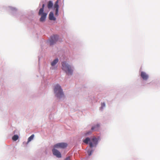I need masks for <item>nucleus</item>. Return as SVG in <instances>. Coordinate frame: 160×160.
I'll use <instances>...</instances> for the list:
<instances>
[{
	"mask_svg": "<svg viewBox=\"0 0 160 160\" xmlns=\"http://www.w3.org/2000/svg\"><path fill=\"white\" fill-rule=\"evenodd\" d=\"M58 58H56L54 59L52 62L51 63V65L52 66H55L56 63H58Z\"/></svg>",
	"mask_w": 160,
	"mask_h": 160,
	"instance_id": "nucleus-12",
	"label": "nucleus"
},
{
	"mask_svg": "<svg viewBox=\"0 0 160 160\" xmlns=\"http://www.w3.org/2000/svg\"><path fill=\"white\" fill-rule=\"evenodd\" d=\"M70 160V157L69 156V157H67L65 159V160Z\"/></svg>",
	"mask_w": 160,
	"mask_h": 160,
	"instance_id": "nucleus-18",
	"label": "nucleus"
},
{
	"mask_svg": "<svg viewBox=\"0 0 160 160\" xmlns=\"http://www.w3.org/2000/svg\"><path fill=\"white\" fill-rule=\"evenodd\" d=\"M62 68L63 70L68 75H71L72 73L73 70L71 67L66 62H62Z\"/></svg>",
	"mask_w": 160,
	"mask_h": 160,
	"instance_id": "nucleus-1",
	"label": "nucleus"
},
{
	"mask_svg": "<svg viewBox=\"0 0 160 160\" xmlns=\"http://www.w3.org/2000/svg\"><path fill=\"white\" fill-rule=\"evenodd\" d=\"M92 133L91 132H88L87 133V134H91Z\"/></svg>",
	"mask_w": 160,
	"mask_h": 160,
	"instance_id": "nucleus-19",
	"label": "nucleus"
},
{
	"mask_svg": "<svg viewBox=\"0 0 160 160\" xmlns=\"http://www.w3.org/2000/svg\"><path fill=\"white\" fill-rule=\"evenodd\" d=\"M49 19L51 20H56V18L54 17L53 14L52 12H50L49 14Z\"/></svg>",
	"mask_w": 160,
	"mask_h": 160,
	"instance_id": "nucleus-11",
	"label": "nucleus"
},
{
	"mask_svg": "<svg viewBox=\"0 0 160 160\" xmlns=\"http://www.w3.org/2000/svg\"><path fill=\"white\" fill-rule=\"evenodd\" d=\"M18 138V135H14V136L12 138V139L13 141H16L17 140Z\"/></svg>",
	"mask_w": 160,
	"mask_h": 160,
	"instance_id": "nucleus-15",
	"label": "nucleus"
},
{
	"mask_svg": "<svg viewBox=\"0 0 160 160\" xmlns=\"http://www.w3.org/2000/svg\"><path fill=\"white\" fill-rule=\"evenodd\" d=\"M52 152L53 154L56 156L58 158L61 157V155L60 152L54 148L52 149Z\"/></svg>",
	"mask_w": 160,
	"mask_h": 160,
	"instance_id": "nucleus-7",
	"label": "nucleus"
},
{
	"mask_svg": "<svg viewBox=\"0 0 160 160\" xmlns=\"http://www.w3.org/2000/svg\"><path fill=\"white\" fill-rule=\"evenodd\" d=\"M67 146V144L65 143H59L56 144L54 146V147L55 148H66Z\"/></svg>",
	"mask_w": 160,
	"mask_h": 160,
	"instance_id": "nucleus-6",
	"label": "nucleus"
},
{
	"mask_svg": "<svg viewBox=\"0 0 160 160\" xmlns=\"http://www.w3.org/2000/svg\"><path fill=\"white\" fill-rule=\"evenodd\" d=\"M53 4L52 2L51 1H49L48 4V7L49 9L51 8H52Z\"/></svg>",
	"mask_w": 160,
	"mask_h": 160,
	"instance_id": "nucleus-13",
	"label": "nucleus"
},
{
	"mask_svg": "<svg viewBox=\"0 0 160 160\" xmlns=\"http://www.w3.org/2000/svg\"><path fill=\"white\" fill-rule=\"evenodd\" d=\"M58 39V36L57 35H54L51 37L49 40V44L50 45H52L55 43Z\"/></svg>",
	"mask_w": 160,
	"mask_h": 160,
	"instance_id": "nucleus-5",
	"label": "nucleus"
},
{
	"mask_svg": "<svg viewBox=\"0 0 160 160\" xmlns=\"http://www.w3.org/2000/svg\"><path fill=\"white\" fill-rule=\"evenodd\" d=\"M141 76L143 80H147L148 78V75L144 72H141Z\"/></svg>",
	"mask_w": 160,
	"mask_h": 160,
	"instance_id": "nucleus-9",
	"label": "nucleus"
},
{
	"mask_svg": "<svg viewBox=\"0 0 160 160\" xmlns=\"http://www.w3.org/2000/svg\"><path fill=\"white\" fill-rule=\"evenodd\" d=\"M54 8L55 10V15H58V12L59 6L58 5V1H57L55 3L54 6Z\"/></svg>",
	"mask_w": 160,
	"mask_h": 160,
	"instance_id": "nucleus-8",
	"label": "nucleus"
},
{
	"mask_svg": "<svg viewBox=\"0 0 160 160\" xmlns=\"http://www.w3.org/2000/svg\"><path fill=\"white\" fill-rule=\"evenodd\" d=\"M105 104L104 102H103L101 103V107L103 108V107H105Z\"/></svg>",
	"mask_w": 160,
	"mask_h": 160,
	"instance_id": "nucleus-17",
	"label": "nucleus"
},
{
	"mask_svg": "<svg viewBox=\"0 0 160 160\" xmlns=\"http://www.w3.org/2000/svg\"><path fill=\"white\" fill-rule=\"evenodd\" d=\"M54 92L56 96L58 98H60L64 96L62 90L60 86L58 84L55 86Z\"/></svg>",
	"mask_w": 160,
	"mask_h": 160,
	"instance_id": "nucleus-2",
	"label": "nucleus"
},
{
	"mask_svg": "<svg viewBox=\"0 0 160 160\" xmlns=\"http://www.w3.org/2000/svg\"><path fill=\"white\" fill-rule=\"evenodd\" d=\"M100 125L97 124L96 125L93 126L91 128V130L92 131H96L98 130Z\"/></svg>",
	"mask_w": 160,
	"mask_h": 160,
	"instance_id": "nucleus-10",
	"label": "nucleus"
},
{
	"mask_svg": "<svg viewBox=\"0 0 160 160\" xmlns=\"http://www.w3.org/2000/svg\"><path fill=\"white\" fill-rule=\"evenodd\" d=\"M44 6V4H43L42 8L40 9L38 12V15H41V17L40 19V21L41 22H43L45 20L47 15V13L43 12Z\"/></svg>",
	"mask_w": 160,
	"mask_h": 160,
	"instance_id": "nucleus-4",
	"label": "nucleus"
},
{
	"mask_svg": "<svg viewBox=\"0 0 160 160\" xmlns=\"http://www.w3.org/2000/svg\"><path fill=\"white\" fill-rule=\"evenodd\" d=\"M84 142L86 144H88L89 142V146L91 148L94 146H96L97 144L98 140L96 138L93 137L91 140L89 138H86L85 139L83 140Z\"/></svg>",
	"mask_w": 160,
	"mask_h": 160,
	"instance_id": "nucleus-3",
	"label": "nucleus"
},
{
	"mask_svg": "<svg viewBox=\"0 0 160 160\" xmlns=\"http://www.w3.org/2000/svg\"><path fill=\"white\" fill-rule=\"evenodd\" d=\"M93 151L92 150H89L88 151V155L90 156L91 155Z\"/></svg>",
	"mask_w": 160,
	"mask_h": 160,
	"instance_id": "nucleus-16",
	"label": "nucleus"
},
{
	"mask_svg": "<svg viewBox=\"0 0 160 160\" xmlns=\"http://www.w3.org/2000/svg\"><path fill=\"white\" fill-rule=\"evenodd\" d=\"M34 134H32L31 136H30L28 139L27 143L29 142L32 140L34 138Z\"/></svg>",
	"mask_w": 160,
	"mask_h": 160,
	"instance_id": "nucleus-14",
	"label": "nucleus"
}]
</instances>
